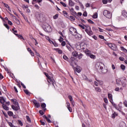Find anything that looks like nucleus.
<instances>
[{
  "label": "nucleus",
  "instance_id": "1",
  "mask_svg": "<svg viewBox=\"0 0 127 127\" xmlns=\"http://www.w3.org/2000/svg\"><path fill=\"white\" fill-rule=\"evenodd\" d=\"M105 66V65H104L103 64H96V67L97 69V70H99L101 73H103V74H105L108 72V69L106 68H104V67Z\"/></svg>",
  "mask_w": 127,
  "mask_h": 127
},
{
  "label": "nucleus",
  "instance_id": "2",
  "mask_svg": "<svg viewBox=\"0 0 127 127\" xmlns=\"http://www.w3.org/2000/svg\"><path fill=\"white\" fill-rule=\"evenodd\" d=\"M43 28L46 32H52V28H51V26L48 24H45L43 26Z\"/></svg>",
  "mask_w": 127,
  "mask_h": 127
},
{
  "label": "nucleus",
  "instance_id": "3",
  "mask_svg": "<svg viewBox=\"0 0 127 127\" xmlns=\"http://www.w3.org/2000/svg\"><path fill=\"white\" fill-rule=\"evenodd\" d=\"M103 15L106 16L107 18L109 19L112 18V14L110 13V11L108 10H104L103 12Z\"/></svg>",
  "mask_w": 127,
  "mask_h": 127
},
{
  "label": "nucleus",
  "instance_id": "4",
  "mask_svg": "<svg viewBox=\"0 0 127 127\" xmlns=\"http://www.w3.org/2000/svg\"><path fill=\"white\" fill-rule=\"evenodd\" d=\"M72 31H73V32H74V33L78 34V32H77V30L76 29V28H75L73 27L69 28V33H70V34H71L72 35L73 32H72Z\"/></svg>",
  "mask_w": 127,
  "mask_h": 127
},
{
  "label": "nucleus",
  "instance_id": "5",
  "mask_svg": "<svg viewBox=\"0 0 127 127\" xmlns=\"http://www.w3.org/2000/svg\"><path fill=\"white\" fill-rule=\"evenodd\" d=\"M11 108L12 110H14V111H18V110L20 109V107H19V105L15 107L14 105H12L11 106Z\"/></svg>",
  "mask_w": 127,
  "mask_h": 127
},
{
  "label": "nucleus",
  "instance_id": "6",
  "mask_svg": "<svg viewBox=\"0 0 127 127\" xmlns=\"http://www.w3.org/2000/svg\"><path fill=\"white\" fill-rule=\"evenodd\" d=\"M33 103L35 105V106H36V108H40V104H39V103L37 102V101H36V100H34L33 101Z\"/></svg>",
  "mask_w": 127,
  "mask_h": 127
},
{
  "label": "nucleus",
  "instance_id": "7",
  "mask_svg": "<svg viewBox=\"0 0 127 127\" xmlns=\"http://www.w3.org/2000/svg\"><path fill=\"white\" fill-rule=\"evenodd\" d=\"M11 102H13V104L14 105H15V106H19V104H18V102H17V100L15 99H12L11 100Z\"/></svg>",
  "mask_w": 127,
  "mask_h": 127
},
{
  "label": "nucleus",
  "instance_id": "8",
  "mask_svg": "<svg viewBox=\"0 0 127 127\" xmlns=\"http://www.w3.org/2000/svg\"><path fill=\"white\" fill-rule=\"evenodd\" d=\"M1 99H0V104H2V105H3L4 103H6L5 99H4V97H0Z\"/></svg>",
  "mask_w": 127,
  "mask_h": 127
},
{
  "label": "nucleus",
  "instance_id": "9",
  "mask_svg": "<svg viewBox=\"0 0 127 127\" xmlns=\"http://www.w3.org/2000/svg\"><path fill=\"white\" fill-rule=\"evenodd\" d=\"M66 18H68V19H69L70 21H74V20H75V17L73 16H70L69 17V16H66Z\"/></svg>",
  "mask_w": 127,
  "mask_h": 127
},
{
  "label": "nucleus",
  "instance_id": "10",
  "mask_svg": "<svg viewBox=\"0 0 127 127\" xmlns=\"http://www.w3.org/2000/svg\"><path fill=\"white\" fill-rule=\"evenodd\" d=\"M112 50L114 51H117L118 50V48L114 44H112Z\"/></svg>",
  "mask_w": 127,
  "mask_h": 127
},
{
  "label": "nucleus",
  "instance_id": "11",
  "mask_svg": "<svg viewBox=\"0 0 127 127\" xmlns=\"http://www.w3.org/2000/svg\"><path fill=\"white\" fill-rule=\"evenodd\" d=\"M46 39L47 40H48L49 42H50V43H52V44H54V42L52 41V40H51L50 39V38L49 37V36H46Z\"/></svg>",
  "mask_w": 127,
  "mask_h": 127
},
{
  "label": "nucleus",
  "instance_id": "12",
  "mask_svg": "<svg viewBox=\"0 0 127 127\" xmlns=\"http://www.w3.org/2000/svg\"><path fill=\"white\" fill-rule=\"evenodd\" d=\"M68 4L69 6H74L75 3H74L72 0H69Z\"/></svg>",
  "mask_w": 127,
  "mask_h": 127
},
{
  "label": "nucleus",
  "instance_id": "13",
  "mask_svg": "<svg viewBox=\"0 0 127 127\" xmlns=\"http://www.w3.org/2000/svg\"><path fill=\"white\" fill-rule=\"evenodd\" d=\"M2 107L3 109L5 110V111H8L9 110V108H8V107L6 106L5 105H4V104H3L2 105Z\"/></svg>",
  "mask_w": 127,
  "mask_h": 127
},
{
  "label": "nucleus",
  "instance_id": "14",
  "mask_svg": "<svg viewBox=\"0 0 127 127\" xmlns=\"http://www.w3.org/2000/svg\"><path fill=\"white\" fill-rule=\"evenodd\" d=\"M122 14L124 17H127V12L126 10H124L122 11Z\"/></svg>",
  "mask_w": 127,
  "mask_h": 127
},
{
  "label": "nucleus",
  "instance_id": "15",
  "mask_svg": "<svg viewBox=\"0 0 127 127\" xmlns=\"http://www.w3.org/2000/svg\"><path fill=\"white\" fill-rule=\"evenodd\" d=\"M118 116H119V114L117 112H114L112 114V119H115L116 117H118Z\"/></svg>",
  "mask_w": 127,
  "mask_h": 127
},
{
  "label": "nucleus",
  "instance_id": "16",
  "mask_svg": "<svg viewBox=\"0 0 127 127\" xmlns=\"http://www.w3.org/2000/svg\"><path fill=\"white\" fill-rule=\"evenodd\" d=\"M73 36H75V38L76 39H79V38H82V35L79 34V35H75V34H72Z\"/></svg>",
  "mask_w": 127,
  "mask_h": 127
},
{
  "label": "nucleus",
  "instance_id": "17",
  "mask_svg": "<svg viewBox=\"0 0 127 127\" xmlns=\"http://www.w3.org/2000/svg\"><path fill=\"white\" fill-rule=\"evenodd\" d=\"M14 34H15V35H16V36H17V37H18V38H20V39H23L24 40H25V39L23 38V36H22V35H19L18 34H15V33H14Z\"/></svg>",
  "mask_w": 127,
  "mask_h": 127
},
{
  "label": "nucleus",
  "instance_id": "18",
  "mask_svg": "<svg viewBox=\"0 0 127 127\" xmlns=\"http://www.w3.org/2000/svg\"><path fill=\"white\" fill-rule=\"evenodd\" d=\"M74 71H77V73H80V72H81V69H80V66H79L78 65H77V66L75 67V69L74 70Z\"/></svg>",
  "mask_w": 127,
  "mask_h": 127
},
{
  "label": "nucleus",
  "instance_id": "19",
  "mask_svg": "<svg viewBox=\"0 0 127 127\" xmlns=\"http://www.w3.org/2000/svg\"><path fill=\"white\" fill-rule=\"evenodd\" d=\"M44 74L45 75L46 77H47V78H48L49 81H52V79H51V77L49 76V75L47 72H44Z\"/></svg>",
  "mask_w": 127,
  "mask_h": 127
},
{
  "label": "nucleus",
  "instance_id": "20",
  "mask_svg": "<svg viewBox=\"0 0 127 127\" xmlns=\"http://www.w3.org/2000/svg\"><path fill=\"white\" fill-rule=\"evenodd\" d=\"M72 56L73 57H76L78 56V52L77 51H74L72 52Z\"/></svg>",
  "mask_w": 127,
  "mask_h": 127
},
{
  "label": "nucleus",
  "instance_id": "21",
  "mask_svg": "<svg viewBox=\"0 0 127 127\" xmlns=\"http://www.w3.org/2000/svg\"><path fill=\"white\" fill-rule=\"evenodd\" d=\"M54 50H56L59 54H62L63 53L62 50L59 49H54Z\"/></svg>",
  "mask_w": 127,
  "mask_h": 127
},
{
  "label": "nucleus",
  "instance_id": "22",
  "mask_svg": "<svg viewBox=\"0 0 127 127\" xmlns=\"http://www.w3.org/2000/svg\"><path fill=\"white\" fill-rule=\"evenodd\" d=\"M24 92L26 95H28L29 96H30V94H31V93L29 92V91L27 89L24 90Z\"/></svg>",
  "mask_w": 127,
  "mask_h": 127
},
{
  "label": "nucleus",
  "instance_id": "23",
  "mask_svg": "<svg viewBox=\"0 0 127 127\" xmlns=\"http://www.w3.org/2000/svg\"><path fill=\"white\" fill-rule=\"evenodd\" d=\"M120 127H127V126H126V123H125L124 122H121L120 124Z\"/></svg>",
  "mask_w": 127,
  "mask_h": 127
},
{
  "label": "nucleus",
  "instance_id": "24",
  "mask_svg": "<svg viewBox=\"0 0 127 127\" xmlns=\"http://www.w3.org/2000/svg\"><path fill=\"white\" fill-rule=\"evenodd\" d=\"M112 105H113V107H115V109H116V110H118L119 112H121V110L119 109V108L117 107V105H116V104H115L113 102H112Z\"/></svg>",
  "mask_w": 127,
  "mask_h": 127
},
{
  "label": "nucleus",
  "instance_id": "25",
  "mask_svg": "<svg viewBox=\"0 0 127 127\" xmlns=\"http://www.w3.org/2000/svg\"><path fill=\"white\" fill-rule=\"evenodd\" d=\"M92 18H98V13L95 12L94 13L93 15L92 16Z\"/></svg>",
  "mask_w": 127,
  "mask_h": 127
},
{
  "label": "nucleus",
  "instance_id": "26",
  "mask_svg": "<svg viewBox=\"0 0 127 127\" xmlns=\"http://www.w3.org/2000/svg\"><path fill=\"white\" fill-rule=\"evenodd\" d=\"M7 114L9 117H12L13 116V113L11 111H8Z\"/></svg>",
  "mask_w": 127,
  "mask_h": 127
},
{
  "label": "nucleus",
  "instance_id": "27",
  "mask_svg": "<svg viewBox=\"0 0 127 127\" xmlns=\"http://www.w3.org/2000/svg\"><path fill=\"white\" fill-rule=\"evenodd\" d=\"M26 119L27 122H28V123H31V119H30V118L29 117V116H26Z\"/></svg>",
  "mask_w": 127,
  "mask_h": 127
},
{
  "label": "nucleus",
  "instance_id": "28",
  "mask_svg": "<svg viewBox=\"0 0 127 127\" xmlns=\"http://www.w3.org/2000/svg\"><path fill=\"white\" fill-rule=\"evenodd\" d=\"M120 67L122 70H123V71H125V70H126V65L124 64H121Z\"/></svg>",
  "mask_w": 127,
  "mask_h": 127
},
{
  "label": "nucleus",
  "instance_id": "29",
  "mask_svg": "<svg viewBox=\"0 0 127 127\" xmlns=\"http://www.w3.org/2000/svg\"><path fill=\"white\" fill-rule=\"evenodd\" d=\"M89 57H90V58H91L92 59H95V58H96V56L93 55V54H89L88 55Z\"/></svg>",
  "mask_w": 127,
  "mask_h": 127
},
{
  "label": "nucleus",
  "instance_id": "30",
  "mask_svg": "<svg viewBox=\"0 0 127 127\" xmlns=\"http://www.w3.org/2000/svg\"><path fill=\"white\" fill-rule=\"evenodd\" d=\"M121 49L125 53H127V50L126 49V48H125L124 47H121Z\"/></svg>",
  "mask_w": 127,
  "mask_h": 127
},
{
  "label": "nucleus",
  "instance_id": "31",
  "mask_svg": "<svg viewBox=\"0 0 127 127\" xmlns=\"http://www.w3.org/2000/svg\"><path fill=\"white\" fill-rule=\"evenodd\" d=\"M108 98L110 100V102L112 103V94L111 93L108 94Z\"/></svg>",
  "mask_w": 127,
  "mask_h": 127
},
{
  "label": "nucleus",
  "instance_id": "32",
  "mask_svg": "<svg viewBox=\"0 0 127 127\" xmlns=\"http://www.w3.org/2000/svg\"><path fill=\"white\" fill-rule=\"evenodd\" d=\"M41 107H42L43 109H45V108H46V104H45V103H42L41 105Z\"/></svg>",
  "mask_w": 127,
  "mask_h": 127
},
{
  "label": "nucleus",
  "instance_id": "33",
  "mask_svg": "<svg viewBox=\"0 0 127 127\" xmlns=\"http://www.w3.org/2000/svg\"><path fill=\"white\" fill-rule=\"evenodd\" d=\"M7 124L10 127H16L13 126V125H12V123H11V122H7Z\"/></svg>",
  "mask_w": 127,
  "mask_h": 127
},
{
  "label": "nucleus",
  "instance_id": "34",
  "mask_svg": "<svg viewBox=\"0 0 127 127\" xmlns=\"http://www.w3.org/2000/svg\"><path fill=\"white\" fill-rule=\"evenodd\" d=\"M97 82H98L99 85H102L103 84V81L99 80L98 79H96Z\"/></svg>",
  "mask_w": 127,
  "mask_h": 127
},
{
  "label": "nucleus",
  "instance_id": "35",
  "mask_svg": "<svg viewBox=\"0 0 127 127\" xmlns=\"http://www.w3.org/2000/svg\"><path fill=\"white\" fill-rule=\"evenodd\" d=\"M18 123L19 124V125H20V126H21V127H22L23 126V123H22V122L20 120H18Z\"/></svg>",
  "mask_w": 127,
  "mask_h": 127
},
{
  "label": "nucleus",
  "instance_id": "36",
  "mask_svg": "<svg viewBox=\"0 0 127 127\" xmlns=\"http://www.w3.org/2000/svg\"><path fill=\"white\" fill-rule=\"evenodd\" d=\"M87 34H88V35H89L90 36H91V35H93V31H88V32L87 33Z\"/></svg>",
  "mask_w": 127,
  "mask_h": 127
},
{
  "label": "nucleus",
  "instance_id": "37",
  "mask_svg": "<svg viewBox=\"0 0 127 127\" xmlns=\"http://www.w3.org/2000/svg\"><path fill=\"white\" fill-rule=\"evenodd\" d=\"M99 38H101V39H103L104 41H106V39H105L104 36L103 35H99Z\"/></svg>",
  "mask_w": 127,
  "mask_h": 127
},
{
  "label": "nucleus",
  "instance_id": "38",
  "mask_svg": "<svg viewBox=\"0 0 127 127\" xmlns=\"http://www.w3.org/2000/svg\"><path fill=\"white\" fill-rule=\"evenodd\" d=\"M60 4H62V5H63L64 6V7H66L67 6V5L66 4V3H65L62 1L60 2Z\"/></svg>",
  "mask_w": 127,
  "mask_h": 127
},
{
  "label": "nucleus",
  "instance_id": "39",
  "mask_svg": "<svg viewBox=\"0 0 127 127\" xmlns=\"http://www.w3.org/2000/svg\"><path fill=\"white\" fill-rule=\"evenodd\" d=\"M58 16H59V14H56L53 16L54 19H57V18H58Z\"/></svg>",
  "mask_w": 127,
  "mask_h": 127
},
{
  "label": "nucleus",
  "instance_id": "40",
  "mask_svg": "<svg viewBox=\"0 0 127 127\" xmlns=\"http://www.w3.org/2000/svg\"><path fill=\"white\" fill-rule=\"evenodd\" d=\"M2 112L3 115L4 116V117L5 118H7V119L8 118V116L7 115V114H6V113L5 112H3L2 111Z\"/></svg>",
  "mask_w": 127,
  "mask_h": 127
},
{
  "label": "nucleus",
  "instance_id": "41",
  "mask_svg": "<svg viewBox=\"0 0 127 127\" xmlns=\"http://www.w3.org/2000/svg\"><path fill=\"white\" fill-rule=\"evenodd\" d=\"M35 53H36V55L37 56H39V57H40V58H41V56H40V55L39 54V53H37V52L36 51V50H35Z\"/></svg>",
  "mask_w": 127,
  "mask_h": 127
},
{
  "label": "nucleus",
  "instance_id": "42",
  "mask_svg": "<svg viewBox=\"0 0 127 127\" xmlns=\"http://www.w3.org/2000/svg\"><path fill=\"white\" fill-rule=\"evenodd\" d=\"M70 60L71 62H73V61H75V60H76V58H75V57H71L70 58Z\"/></svg>",
  "mask_w": 127,
  "mask_h": 127
},
{
  "label": "nucleus",
  "instance_id": "43",
  "mask_svg": "<svg viewBox=\"0 0 127 127\" xmlns=\"http://www.w3.org/2000/svg\"><path fill=\"white\" fill-rule=\"evenodd\" d=\"M68 99H69V101H70V102L72 101H73V98L72 97V96L69 95V96H68Z\"/></svg>",
  "mask_w": 127,
  "mask_h": 127
},
{
  "label": "nucleus",
  "instance_id": "44",
  "mask_svg": "<svg viewBox=\"0 0 127 127\" xmlns=\"http://www.w3.org/2000/svg\"><path fill=\"white\" fill-rule=\"evenodd\" d=\"M87 21H88V22H89V23H91V24H94V22L92 21V20H91V19H88L87 20Z\"/></svg>",
  "mask_w": 127,
  "mask_h": 127
},
{
  "label": "nucleus",
  "instance_id": "45",
  "mask_svg": "<svg viewBox=\"0 0 127 127\" xmlns=\"http://www.w3.org/2000/svg\"><path fill=\"white\" fill-rule=\"evenodd\" d=\"M15 21L17 24H20V22L19 21V20L17 18H15Z\"/></svg>",
  "mask_w": 127,
  "mask_h": 127
},
{
  "label": "nucleus",
  "instance_id": "46",
  "mask_svg": "<svg viewBox=\"0 0 127 127\" xmlns=\"http://www.w3.org/2000/svg\"><path fill=\"white\" fill-rule=\"evenodd\" d=\"M102 2L104 4H107L108 3V0H103Z\"/></svg>",
  "mask_w": 127,
  "mask_h": 127
},
{
  "label": "nucleus",
  "instance_id": "47",
  "mask_svg": "<svg viewBox=\"0 0 127 127\" xmlns=\"http://www.w3.org/2000/svg\"><path fill=\"white\" fill-rule=\"evenodd\" d=\"M78 59H82V57L83 56V54H80V55H78Z\"/></svg>",
  "mask_w": 127,
  "mask_h": 127
},
{
  "label": "nucleus",
  "instance_id": "48",
  "mask_svg": "<svg viewBox=\"0 0 127 127\" xmlns=\"http://www.w3.org/2000/svg\"><path fill=\"white\" fill-rule=\"evenodd\" d=\"M83 16H87L88 13H87V11H84L82 14Z\"/></svg>",
  "mask_w": 127,
  "mask_h": 127
},
{
  "label": "nucleus",
  "instance_id": "49",
  "mask_svg": "<svg viewBox=\"0 0 127 127\" xmlns=\"http://www.w3.org/2000/svg\"><path fill=\"white\" fill-rule=\"evenodd\" d=\"M4 26L6 27L7 29H9V26H8V25L7 24L4 23Z\"/></svg>",
  "mask_w": 127,
  "mask_h": 127
},
{
  "label": "nucleus",
  "instance_id": "50",
  "mask_svg": "<svg viewBox=\"0 0 127 127\" xmlns=\"http://www.w3.org/2000/svg\"><path fill=\"white\" fill-rule=\"evenodd\" d=\"M78 2L79 3L81 7L83 9H84V5H83V4H82V3H81V2H80V1H78Z\"/></svg>",
  "mask_w": 127,
  "mask_h": 127
},
{
  "label": "nucleus",
  "instance_id": "51",
  "mask_svg": "<svg viewBox=\"0 0 127 127\" xmlns=\"http://www.w3.org/2000/svg\"><path fill=\"white\" fill-rule=\"evenodd\" d=\"M95 90L97 92H101V89L100 87H95Z\"/></svg>",
  "mask_w": 127,
  "mask_h": 127
},
{
  "label": "nucleus",
  "instance_id": "52",
  "mask_svg": "<svg viewBox=\"0 0 127 127\" xmlns=\"http://www.w3.org/2000/svg\"><path fill=\"white\" fill-rule=\"evenodd\" d=\"M62 46H65L66 45V42L65 41H62L61 44Z\"/></svg>",
  "mask_w": 127,
  "mask_h": 127
},
{
  "label": "nucleus",
  "instance_id": "53",
  "mask_svg": "<svg viewBox=\"0 0 127 127\" xmlns=\"http://www.w3.org/2000/svg\"><path fill=\"white\" fill-rule=\"evenodd\" d=\"M21 15H22V16L24 18L25 20H27V17H25V15L24 14H23V13H21Z\"/></svg>",
  "mask_w": 127,
  "mask_h": 127
},
{
  "label": "nucleus",
  "instance_id": "54",
  "mask_svg": "<svg viewBox=\"0 0 127 127\" xmlns=\"http://www.w3.org/2000/svg\"><path fill=\"white\" fill-rule=\"evenodd\" d=\"M63 40H64V39H63V38H62V37L60 36V39H59V41H60V42H62V41H63Z\"/></svg>",
  "mask_w": 127,
  "mask_h": 127
},
{
  "label": "nucleus",
  "instance_id": "55",
  "mask_svg": "<svg viewBox=\"0 0 127 127\" xmlns=\"http://www.w3.org/2000/svg\"><path fill=\"white\" fill-rule=\"evenodd\" d=\"M39 113L40 115H41L42 116H43V115H44V112H43V111L42 110H40L39 111Z\"/></svg>",
  "mask_w": 127,
  "mask_h": 127
},
{
  "label": "nucleus",
  "instance_id": "56",
  "mask_svg": "<svg viewBox=\"0 0 127 127\" xmlns=\"http://www.w3.org/2000/svg\"><path fill=\"white\" fill-rule=\"evenodd\" d=\"M78 26H79V27H81V28H82V29H85V26L84 25H82L81 24H79Z\"/></svg>",
  "mask_w": 127,
  "mask_h": 127
},
{
  "label": "nucleus",
  "instance_id": "57",
  "mask_svg": "<svg viewBox=\"0 0 127 127\" xmlns=\"http://www.w3.org/2000/svg\"><path fill=\"white\" fill-rule=\"evenodd\" d=\"M5 7H6V8H9V6H8V4L5 3H3Z\"/></svg>",
  "mask_w": 127,
  "mask_h": 127
},
{
  "label": "nucleus",
  "instance_id": "58",
  "mask_svg": "<svg viewBox=\"0 0 127 127\" xmlns=\"http://www.w3.org/2000/svg\"><path fill=\"white\" fill-rule=\"evenodd\" d=\"M119 60L120 61H125V58H124V57H120Z\"/></svg>",
  "mask_w": 127,
  "mask_h": 127
},
{
  "label": "nucleus",
  "instance_id": "59",
  "mask_svg": "<svg viewBox=\"0 0 127 127\" xmlns=\"http://www.w3.org/2000/svg\"><path fill=\"white\" fill-rule=\"evenodd\" d=\"M63 59L64 60H68V59H69L68 58V57L66 56H63Z\"/></svg>",
  "mask_w": 127,
  "mask_h": 127
},
{
  "label": "nucleus",
  "instance_id": "60",
  "mask_svg": "<svg viewBox=\"0 0 127 127\" xmlns=\"http://www.w3.org/2000/svg\"><path fill=\"white\" fill-rule=\"evenodd\" d=\"M67 109L70 113H72V108L71 107H67Z\"/></svg>",
  "mask_w": 127,
  "mask_h": 127
},
{
  "label": "nucleus",
  "instance_id": "61",
  "mask_svg": "<svg viewBox=\"0 0 127 127\" xmlns=\"http://www.w3.org/2000/svg\"><path fill=\"white\" fill-rule=\"evenodd\" d=\"M104 101L106 104H108V99L107 98H104Z\"/></svg>",
  "mask_w": 127,
  "mask_h": 127
},
{
  "label": "nucleus",
  "instance_id": "62",
  "mask_svg": "<svg viewBox=\"0 0 127 127\" xmlns=\"http://www.w3.org/2000/svg\"><path fill=\"white\" fill-rule=\"evenodd\" d=\"M8 24H9V25H12V22L9 20H8Z\"/></svg>",
  "mask_w": 127,
  "mask_h": 127
},
{
  "label": "nucleus",
  "instance_id": "63",
  "mask_svg": "<svg viewBox=\"0 0 127 127\" xmlns=\"http://www.w3.org/2000/svg\"><path fill=\"white\" fill-rule=\"evenodd\" d=\"M2 88H3V90L4 91V92H5V93H6V91H7L6 87L4 86H3Z\"/></svg>",
  "mask_w": 127,
  "mask_h": 127
},
{
  "label": "nucleus",
  "instance_id": "64",
  "mask_svg": "<svg viewBox=\"0 0 127 127\" xmlns=\"http://www.w3.org/2000/svg\"><path fill=\"white\" fill-rule=\"evenodd\" d=\"M69 10L71 11V12H73V11H75L74 10V8L73 7H71V8H69Z\"/></svg>",
  "mask_w": 127,
  "mask_h": 127
}]
</instances>
